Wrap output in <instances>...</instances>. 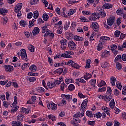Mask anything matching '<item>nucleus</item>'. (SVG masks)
I'll return each mask as SVG.
<instances>
[{
    "mask_svg": "<svg viewBox=\"0 0 126 126\" xmlns=\"http://www.w3.org/2000/svg\"><path fill=\"white\" fill-rule=\"evenodd\" d=\"M42 33H46V32H49L50 30L48 29V26L45 25L43 27H41Z\"/></svg>",
    "mask_w": 126,
    "mask_h": 126,
    "instance_id": "nucleus-15",
    "label": "nucleus"
},
{
    "mask_svg": "<svg viewBox=\"0 0 126 126\" xmlns=\"http://www.w3.org/2000/svg\"><path fill=\"white\" fill-rule=\"evenodd\" d=\"M63 68H59L55 70V72L56 73H58V74H61V73H63Z\"/></svg>",
    "mask_w": 126,
    "mask_h": 126,
    "instance_id": "nucleus-42",
    "label": "nucleus"
},
{
    "mask_svg": "<svg viewBox=\"0 0 126 126\" xmlns=\"http://www.w3.org/2000/svg\"><path fill=\"white\" fill-rule=\"evenodd\" d=\"M14 106H13L12 108H14L13 109H11V112L12 113H15V112H16V111H17V110H18V106H16V104L14 105Z\"/></svg>",
    "mask_w": 126,
    "mask_h": 126,
    "instance_id": "nucleus-30",
    "label": "nucleus"
},
{
    "mask_svg": "<svg viewBox=\"0 0 126 126\" xmlns=\"http://www.w3.org/2000/svg\"><path fill=\"white\" fill-rule=\"evenodd\" d=\"M109 106L111 109H114L115 107V100L114 99H112L109 103Z\"/></svg>",
    "mask_w": 126,
    "mask_h": 126,
    "instance_id": "nucleus-28",
    "label": "nucleus"
},
{
    "mask_svg": "<svg viewBox=\"0 0 126 126\" xmlns=\"http://www.w3.org/2000/svg\"><path fill=\"white\" fill-rule=\"evenodd\" d=\"M68 47L71 51H73V50H75V49H76V44L72 40L69 42Z\"/></svg>",
    "mask_w": 126,
    "mask_h": 126,
    "instance_id": "nucleus-4",
    "label": "nucleus"
},
{
    "mask_svg": "<svg viewBox=\"0 0 126 126\" xmlns=\"http://www.w3.org/2000/svg\"><path fill=\"white\" fill-rule=\"evenodd\" d=\"M3 20V23L4 25H5L7 23V21H8V19H7V17H3L2 18Z\"/></svg>",
    "mask_w": 126,
    "mask_h": 126,
    "instance_id": "nucleus-47",
    "label": "nucleus"
},
{
    "mask_svg": "<svg viewBox=\"0 0 126 126\" xmlns=\"http://www.w3.org/2000/svg\"><path fill=\"white\" fill-rule=\"evenodd\" d=\"M120 34H121V31H120L119 30H116L114 32V36H115V37H119V36H120Z\"/></svg>",
    "mask_w": 126,
    "mask_h": 126,
    "instance_id": "nucleus-41",
    "label": "nucleus"
},
{
    "mask_svg": "<svg viewBox=\"0 0 126 126\" xmlns=\"http://www.w3.org/2000/svg\"><path fill=\"white\" fill-rule=\"evenodd\" d=\"M22 6L23 5H22V3H18L17 5H16L15 6V9H14L15 12H19L21 8H22Z\"/></svg>",
    "mask_w": 126,
    "mask_h": 126,
    "instance_id": "nucleus-8",
    "label": "nucleus"
},
{
    "mask_svg": "<svg viewBox=\"0 0 126 126\" xmlns=\"http://www.w3.org/2000/svg\"><path fill=\"white\" fill-rule=\"evenodd\" d=\"M110 55L111 52H110V51L106 50L102 53L101 56L102 57H105L106 58H107V57H109V56H110Z\"/></svg>",
    "mask_w": 126,
    "mask_h": 126,
    "instance_id": "nucleus-13",
    "label": "nucleus"
},
{
    "mask_svg": "<svg viewBox=\"0 0 126 126\" xmlns=\"http://www.w3.org/2000/svg\"><path fill=\"white\" fill-rule=\"evenodd\" d=\"M65 82L66 84H69V83H73V81L71 79H66Z\"/></svg>",
    "mask_w": 126,
    "mask_h": 126,
    "instance_id": "nucleus-51",
    "label": "nucleus"
},
{
    "mask_svg": "<svg viewBox=\"0 0 126 126\" xmlns=\"http://www.w3.org/2000/svg\"><path fill=\"white\" fill-rule=\"evenodd\" d=\"M96 80L92 79L90 81V83L93 87H95L96 86Z\"/></svg>",
    "mask_w": 126,
    "mask_h": 126,
    "instance_id": "nucleus-25",
    "label": "nucleus"
},
{
    "mask_svg": "<svg viewBox=\"0 0 126 126\" xmlns=\"http://www.w3.org/2000/svg\"><path fill=\"white\" fill-rule=\"evenodd\" d=\"M110 81L112 86H115L116 84V78L115 77H111L110 78Z\"/></svg>",
    "mask_w": 126,
    "mask_h": 126,
    "instance_id": "nucleus-24",
    "label": "nucleus"
},
{
    "mask_svg": "<svg viewBox=\"0 0 126 126\" xmlns=\"http://www.w3.org/2000/svg\"><path fill=\"white\" fill-rule=\"evenodd\" d=\"M23 118H24V115L22 114H19L17 117V120L20 121V122H22L23 121Z\"/></svg>",
    "mask_w": 126,
    "mask_h": 126,
    "instance_id": "nucleus-27",
    "label": "nucleus"
},
{
    "mask_svg": "<svg viewBox=\"0 0 126 126\" xmlns=\"http://www.w3.org/2000/svg\"><path fill=\"white\" fill-rule=\"evenodd\" d=\"M106 82L102 80L100 83L98 84L99 87H102V86H105Z\"/></svg>",
    "mask_w": 126,
    "mask_h": 126,
    "instance_id": "nucleus-48",
    "label": "nucleus"
},
{
    "mask_svg": "<svg viewBox=\"0 0 126 126\" xmlns=\"http://www.w3.org/2000/svg\"><path fill=\"white\" fill-rule=\"evenodd\" d=\"M37 91L38 92H44V91H45V89L42 87H39L37 88Z\"/></svg>",
    "mask_w": 126,
    "mask_h": 126,
    "instance_id": "nucleus-55",
    "label": "nucleus"
},
{
    "mask_svg": "<svg viewBox=\"0 0 126 126\" xmlns=\"http://www.w3.org/2000/svg\"><path fill=\"white\" fill-rule=\"evenodd\" d=\"M122 67H123V66H122V64L120 63V62H116L117 69H118V70H120V69H122Z\"/></svg>",
    "mask_w": 126,
    "mask_h": 126,
    "instance_id": "nucleus-34",
    "label": "nucleus"
},
{
    "mask_svg": "<svg viewBox=\"0 0 126 126\" xmlns=\"http://www.w3.org/2000/svg\"><path fill=\"white\" fill-rule=\"evenodd\" d=\"M56 33L59 35H61V34L63 33V27L58 26V27H57Z\"/></svg>",
    "mask_w": 126,
    "mask_h": 126,
    "instance_id": "nucleus-16",
    "label": "nucleus"
},
{
    "mask_svg": "<svg viewBox=\"0 0 126 126\" xmlns=\"http://www.w3.org/2000/svg\"><path fill=\"white\" fill-rule=\"evenodd\" d=\"M66 43H67V40L66 39H63L60 41V43L61 45V49H62V50H65V49H66Z\"/></svg>",
    "mask_w": 126,
    "mask_h": 126,
    "instance_id": "nucleus-3",
    "label": "nucleus"
},
{
    "mask_svg": "<svg viewBox=\"0 0 126 126\" xmlns=\"http://www.w3.org/2000/svg\"><path fill=\"white\" fill-rule=\"evenodd\" d=\"M71 66L74 67V68H76V69H79V65L76 63H72L71 64Z\"/></svg>",
    "mask_w": 126,
    "mask_h": 126,
    "instance_id": "nucleus-46",
    "label": "nucleus"
},
{
    "mask_svg": "<svg viewBox=\"0 0 126 126\" xmlns=\"http://www.w3.org/2000/svg\"><path fill=\"white\" fill-rule=\"evenodd\" d=\"M43 18L45 21H47V20L49 19V15L46 13H44L43 15Z\"/></svg>",
    "mask_w": 126,
    "mask_h": 126,
    "instance_id": "nucleus-37",
    "label": "nucleus"
},
{
    "mask_svg": "<svg viewBox=\"0 0 126 126\" xmlns=\"http://www.w3.org/2000/svg\"><path fill=\"white\" fill-rule=\"evenodd\" d=\"M94 20H97L100 18V14H99L98 9H97L96 12L94 13Z\"/></svg>",
    "mask_w": 126,
    "mask_h": 126,
    "instance_id": "nucleus-19",
    "label": "nucleus"
},
{
    "mask_svg": "<svg viewBox=\"0 0 126 126\" xmlns=\"http://www.w3.org/2000/svg\"><path fill=\"white\" fill-rule=\"evenodd\" d=\"M28 75H30V76H38L39 75V74L38 73H32V72H29L28 73Z\"/></svg>",
    "mask_w": 126,
    "mask_h": 126,
    "instance_id": "nucleus-49",
    "label": "nucleus"
},
{
    "mask_svg": "<svg viewBox=\"0 0 126 126\" xmlns=\"http://www.w3.org/2000/svg\"><path fill=\"white\" fill-rule=\"evenodd\" d=\"M80 19L82 22H89V20L86 19L85 17L80 18Z\"/></svg>",
    "mask_w": 126,
    "mask_h": 126,
    "instance_id": "nucleus-54",
    "label": "nucleus"
},
{
    "mask_svg": "<svg viewBox=\"0 0 126 126\" xmlns=\"http://www.w3.org/2000/svg\"><path fill=\"white\" fill-rule=\"evenodd\" d=\"M28 80L30 82H34L36 80V78L34 77H30Z\"/></svg>",
    "mask_w": 126,
    "mask_h": 126,
    "instance_id": "nucleus-56",
    "label": "nucleus"
},
{
    "mask_svg": "<svg viewBox=\"0 0 126 126\" xmlns=\"http://www.w3.org/2000/svg\"><path fill=\"white\" fill-rule=\"evenodd\" d=\"M4 68L7 72H12L13 70V67L11 65H5Z\"/></svg>",
    "mask_w": 126,
    "mask_h": 126,
    "instance_id": "nucleus-10",
    "label": "nucleus"
},
{
    "mask_svg": "<svg viewBox=\"0 0 126 126\" xmlns=\"http://www.w3.org/2000/svg\"><path fill=\"white\" fill-rule=\"evenodd\" d=\"M113 98V97L111 95H107V94H104V101L106 102H110L111 100Z\"/></svg>",
    "mask_w": 126,
    "mask_h": 126,
    "instance_id": "nucleus-14",
    "label": "nucleus"
},
{
    "mask_svg": "<svg viewBox=\"0 0 126 126\" xmlns=\"http://www.w3.org/2000/svg\"><path fill=\"white\" fill-rule=\"evenodd\" d=\"M93 29L95 32H98V28H99V24L97 22H94L92 23Z\"/></svg>",
    "mask_w": 126,
    "mask_h": 126,
    "instance_id": "nucleus-7",
    "label": "nucleus"
},
{
    "mask_svg": "<svg viewBox=\"0 0 126 126\" xmlns=\"http://www.w3.org/2000/svg\"><path fill=\"white\" fill-rule=\"evenodd\" d=\"M28 49L29 50L30 52H32L34 53L35 52V47L32 45H28Z\"/></svg>",
    "mask_w": 126,
    "mask_h": 126,
    "instance_id": "nucleus-17",
    "label": "nucleus"
},
{
    "mask_svg": "<svg viewBox=\"0 0 126 126\" xmlns=\"http://www.w3.org/2000/svg\"><path fill=\"white\" fill-rule=\"evenodd\" d=\"M91 77H92V75L87 73H86V75L84 76V78L85 80H88V79L91 78Z\"/></svg>",
    "mask_w": 126,
    "mask_h": 126,
    "instance_id": "nucleus-26",
    "label": "nucleus"
},
{
    "mask_svg": "<svg viewBox=\"0 0 126 126\" xmlns=\"http://www.w3.org/2000/svg\"><path fill=\"white\" fill-rule=\"evenodd\" d=\"M50 105H51V108L52 109V110H57V104L54 103V102H50Z\"/></svg>",
    "mask_w": 126,
    "mask_h": 126,
    "instance_id": "nucleus-22",
    "label": "nucleus"
},
{
    "mask_svg": "<svg viewBox=\"0 0 126 126\" xmlns=\"http://www.w3.org/2000/svg\"><path fill=\"white\" fill-rule=\"evenodd\" d=\"M34 25H35V24L34 23V21H29V28L32 27V26H34Z\"/></svg>",
    "mask_w": 126,
    "mask_h": 126,
    "instance_id": "nucleus-59",
    "label": "nucleus"
},
{
    "mask_svg": "<svg viewBox=\"0 0 126 126\" xmlns=\"http://www.w3.org/2000/svg\"><path fill=\"white\" fill-rule=\"evenodd\" d=\"M47 86L49 88H53L55 87V84L54 83V82H48L47 83Z\"/></svg>",
    "mask_w": 126,
    "mask_h": 126,
    "instance_id": "nucleus-23",
    "label": "nucleus"
},
{
    "mask_svg": "<svg viewBox=\"0 0 126 126\" xmlns=\"http://www.w3.org/2000/svg\"><path fill=\"white\" fill-rule=\"evenodd\" d=\"M75 27H76V23L73 22L71 24V28L72 29H74V28H75Z\"/></svg>",
    "mask_w": 126,
    "mask_h": 126,
    "instance_id": "nucleus-63",
    "label": "nucleus"
},
{
    "mask_svg": "<svg viewBox=\"0 0 126 126\" xmlns=\"http://www.w3.org/2000/svg\"><path fill=\"white\" fill-rule=\"evenodd\" d=\"M86 115L88 116V117H89L90 118L93 117V113L90 111H87L86 113Z\"/></svg>",
    "mask_w": 126,
    "mask_h": 126,
    "instance_id": "nucleus-38",
    "label": "nucleus"
},
{
    "mask_svg": "<svg viewBox=\"0 0 126 126\" xmlns=\"http://www.w3.org/2000/svg\"><path fill=\"white\" fill-rule=\"evenodd\" d=\"M72 63H74V61H73L72 60H70V61L65 63V65H69L70 64V65H71Z\"/></svg>",
    "mask_w": 126,
    "mask_h": 126,
    "instance_id": "nucleus-44",
    "label": "nucleus"
},
{
    "mask_svg": "<svg viewBox=\"0 0 126 126\" xmlns=\"http://www.w3.org/2000/svg\"><path fill=\"white\" fill-rule=\"evenodd\" d=\"M94 13H93L91 16L89 17V20H95V18H94Z\"/></svg>",
    "mask_w": 126,
    "mask_h": 126,
    "instance_id": "nucleus-60",
    "label": "nucleus"
},
{
    "mask_svg": "<svg viewBox=\"0 0 126 126\" xmlns=\"http://www.w3.org/2000/svg\"><path fill=\"white\" fill-rule=\"evenodd\" d=\"M75 13V11L73 9H70L68 11V16H70V15H72V14Z\"/></svg>",
    "mask_w": 126,
    "mask_h": 126,
    "instance_id": "nucleus-39",
    "label": "nucleus"
},
{
    "mask_svg": "<svg viewBox=\"0 0 126 126\" xmlns=\"http://www.w3.org/2000/svg\"><path fill=\"white\" fill-rule=\"evenodd\" d=\"M86 64L85 67V68L88 69L90 68V64L91 63V60L90 59H88L86 62Z\"/></svg>",
    "mask_w": 126,
    "mask_h": 126,
    "instance_id": "nucleus-20",
    "label": "nucleus"
},
{
    "mask_svg": "<svg viewBox=\"0 0 126 126\" xmlns=\"http://www.w3.org/2000/svg\"><path fill=\"white\" fill-rule=\"evenodd\" d=\"M68 90H70V91H72L75 89V87L74 86V85L73 84H70L68 87Z\"/></svg>",
    "mask_w": 126,
    "mask_h": 126,
    "instance_id": "nucleus-32",
    "label": "nucleus"
},
{
    "mask_svg": "<svg viewBox=\"0 0 126 126\" xmlns=\"http://www.w3.org/2000/svg\"><path fill=\"white\" fill-rule=\"evenodd\" d=\"M61 97L62 98V99H63V100H65V99H66V100H67L69 102H70V101L72 100V96L70 94H61Z\"/></svg>",
    "mask_w": 126,
    "mask_h": 126,
    "instance_id": "nucleus-2",
    "label": "nucleus"
},
{
    "mask_svg": "<svg viewBox=\"0 0 126 126\" xmlns=\"http://www.w3.org/2000/svg\"><path fill=\"white\" fill-rule=\"evenodd\" d=\"M48 118L52 120V121H56V117L52 114L48 115Z\"/></svg>",
    "mask_w": 126,
    "mask_h": 126,
    "instance_id": "nucleus-43",
    "label": "nucleus"
},
{
    "mask_svg": "<svg viewBox=\"0 0 126 126\" xmlns=\"http://www.w3.org/2000/svg\"><path fill=\"white\" fill-rule=\"evenodd\" d=\"M80 123V120L79 118H73V120H71V124L73 125H77Z\"/></svg>",
    "mask_w": 126,
    "mask_h": 126,
    "instance_id": "nucleus-12",
    "label": "nucleus"
},
{
    "mask_svg": "<svg viewBox=\"0 0 126 126\" xmlns=\"http://www.w3.org/2000/svg\"><path fill=\"white\" fill-rule=\"evenodd\" d=\"M121 55H118L114 59L115 63H117L118 61H121Z\"/></svg>",
    "mask_w": 126,
    "mask_h": 126,
    "instance_id": "nucleus-45",
    "label": "nucleus"
},
{
    "mask_svg": "<svg viewBox=\"0 0 126 126\" xmlns=\"http://www.w3.org/2000/svg\"><path fill=\"white\" fill-rule=\"evenodd\" d=\"M33 17L35 19H37V17H39V12L38 11H34L33 12Z\"/></svg>",
    "mask_w": 126,
    "mask_h": 126,
    "instance_id": "nucleus-40",
    "label": "nucleus"
},
{
    "mask_svg": "<svg viewBox=\"0 0 126 126\" xmlns=\"http://www.w3.org/2000/svg\"><path fill=\"white\" fill-rule=\"evenodd\" d=\"M14 106H13L12 108H14L13 109H11V112L12 113H15V112H16V111H17V110H18V106H16V104L14 105Z\"/></svg>",
    "mask_w": 126,
    "mask_h": 126,
    "instance_id": "nucleus-31",
    "label": "nucleus"
},
{
    "mask_svg": "<svg viewBox=\"0 0 126 126\" xmlns=\"http://www.w3.org/2000/svg\"><path fill=\"white\" fill-rule=\"evenodd\" d=\"M10 105V103H9V102L7 101H4L3 102V106L5 107V108H8V106Z\"/></svg>",
    "mask_w": 126,
    "mask_h": 126,
    "instance_id": "nucleus-57",
    "label": "nucleus"
},
{
    "mask_svg": "<svg viewBox=\"0 0 126 126\" xmlns=\"http://www.w3.org/2000/svg\"><path fill=\"white\" fill-rule=\"evenodd\" d=\"M88 103V100L87 99H85L81 105V109H80V111L82 112L81 113V115L82 116V117H83V116H84V113L85 112L86 109L87 107Z\"/></svg>",
    "mask_w": 126,
    "mask_h": 126,
    "instance_id": "nucleus-1",
    "label": "nucleus"
},
{
    "mask_svg": "<svg viewBox=\"0 0 126 126\" xmlns=\"http://www.w3.org/2000/svg\"><path fill=\"white\" fill-rule=\"evenodd\" d=\"M74 39L75 41H83V38L81 37H79L77 35H75L74 37Z\"/></svg>",
    "mask_w": 126,
    "mask_h": 126,
    "instance_id": "nucleus-29",
    "label": "nucleus"
},
{
    "mask_svg": "<svg viewBox=\"0 0 126 126\" xmlns=\"http://www.w3.org/2000/svg\"><path fill=\"white\" fill-rule=\"evenodd\" d=\"M102 8H103V9H110L111 8H113V5L111 4L105 3L103 5Z\"/></svg>",
    "mask_w": 126,
    "mask_h": 126,
    "instance_id": "nucleus-11",
    "label": "nucleus"
},
{
    "mask_svg": "<svg viewBox=\"0 0 126 126\" xmlns=\"http://www.w3.org/2000/svg\"><path fill=\"white\" fill-rule=\"evenodd\" d=\"M109 66V63L107 62H105L102 64V68H107Z\"/></svg>",
    "mask_w": 126,
    "mask_h": 126,
    "instance_id": "nucleus-33",
    "label": "nucleus"
},
{
    "mask_svg": "<svg viewBox=\"0 0 126 126\" xmlns=\"http://www.w3.org/2000/svg\"><path fill=\"white\" fill-rule=\"evenodd\" d=\"M97 11L99 14V16H102V17H106V12L105 10L102 9V8L99 7L97 8Z\"/></svg>",
    "mask_w": 126,
    "mask_h": 126,
    "instance_id": "nucleus-6",
    "label": "nucleus"
},
{
    "mask_svg": "<svg viewBox=\"0 0 126 126\" xmlns=\"http://www.w3.org/2000/svg\"><path fill=\"white\" fill-rule=\"evenodd\" d=\"M122 95L124 96V95H126V87H124L123 90H122Z\"/></svg>",
    "mask_w": 126,
    "mask_h": 126,
    "instance_id": "nucleus-64",
    "label": "nucleus"
},
{
    "mask_svg": "<svg viewBox=\"0 0 126 126\" xmlns=\"http://www.w3.org/2000/svg\"><path fill=\"white\" fill-rule=\"evenodd\" d=\"M48 36H49V37H50L51 38H52V39H53V38H54V37H55V35L54 34V33H53V32H48Z\"/></svg>",
    "mask_w": 126,
    "mask_h": 126,
    "instance_id": "nucleus-62",
    "label": "nucleus"
},
{
    "mask_svg": "<svg viewBox=\"0 0 126 126\" xmlns=\"http://www.w3.org/2000/svg\"><path fill=\"white\" fill-rule=\"evenodd\" d=\"M116 87L118 88V89H122V84H121V83L120 82H116Z\"/></svg>",
    "mask_w": 126,
    "mask_h": 126,
    "instance_id": "nucleus-50",
    "label": "nucleus"
},
{
    "mask_svg": "<svg viewBox=\"0 0 126 126\" xmlns=\"http://www.w3.org/2000/svg\"><path fill=\"white\" fill-rule=\"evenodd\" d=\"M30 70L32 72H35L37 70V66L35 65H32L29 67Z\"/></svg>",
    "mask_w": 126,
    "mask_h": 126,
    "instance_id": "nucleus-18",
    "label": "nucleus"
},
{
    "mask_svg": "<svg viewBox=\"0 0 126 126\" xmlns=\"http://www.w3.org/2000/svg\"><path fill=\"white\" fill-rule=\"evenodd\" d=\"M115 22V17H110L107 19V23L108 25L112 26Z\"/></svg>",
    "mask_w": 126,
    "mask_h": 126,
    "instance_id": "nucleus-5",
    "label": "nucleus"
},
{
    "mask_svg": "<svg viewBox=\"0 0 126 126\" xmlns=\"http://www.w3.org/2000/svg\"><path fill=\"white\" fill-rule=\"evenodd\" d=\"M110 49L113 51V50H116V49L118 48V46L116 44H113L112 45H111L110 46Z\"/></svg>",
    "mask_w": 126,
    "mask_h": 126,
    "instance_id": "nucleus-58",
    "label": "nucleus"
},
{
    "mask_svg": "<svg viewBox=\"0 0 126 126\" xmlns=\"http://www.w3.org/2000/svg\"><path fill=\"white\" fill-rule=\"evenodd\" d=\"M38 0H31L30 2L31 5H35L38 3Z\"/></svg>",
    "mask_w": 126,
    "mask_h": 126,
    "instance_id": "nucleus-36",
    "label": "nucleus"
},
{
    "mask_svg": "<svg viewBox=\"0 0 126 126\" xmlns=\"http://www.w3.org/2000/svg\"><path fill=\"white\" fill-rule=\"evenodd\" d=\"M8 12V11L5 9L1 8L0 9V13H1L2 15H5Z\"/></svg>",
    "mask_w": 126,
    "mask_h": 126,
    "instance_id": "nucleus-21",
    "label": "nucleus"
},
{
    "mask_svg": "<svg viewBox=\"0 0 126 126\" xmlns=\"http://www.w3.org/2000/svg\"><path fill=\"white\" fill-rule=\"evenodd\" d=\"M64 87H66V86H65V83H63L61 84V90L62 91H63L64 90Z\"/></svg>",
    "mask_w": 126,
    "mask_h": 126,
    "instance_id": "nucleus-52",
    "label": "nucleus"
},
{
    "mask_svg": "<svg viewBox=\"0 0 126 126\" xmlns=\"http://www.w3.org/2000/svg\"><path fill=\"white\" fill-rule=\"evenodd\" d=\"M102 49H103V45L99 43L97 46V51H101Z\"/></svg>",
    "mask_w": 126,
    "mask_h": 126,
    "instance_id": "nucleus-61",
    "label": "nucleus"
},
{
    "mask_svg": "<svg viewBox=\"0 0 126 126\" xmlns=\"http://www.w3.org/2000/svg\"><path fill=\"white\" fill-rule=\"evenodd\" d=\"M20 24L21 26H23V27H25V25H27L28 23L27 22L24 21V20H22L20 22Z\"/></svg>",
    "mask_w": 126,
    "mask_h": 126,
    "instance_id": "nucleus-35",
    "label": "nucleus"
},
{
    "mask_svg": "<svg viewBox=\"0 0 126 126\" xmlns=\"http://www.w3.org/2000/svg\"><path fill=\"white\" fill-rule=\"evenodd\" d=\"M27 18H28V19H31V18H32V17H33V13L32 12H30V13H28L27 15Z\"/></svg>",
    "mask_w": 126,
    "mask_h": 126,
    "instance_id": "nucleus-53",
    "label": "nucleus"
},
{
    "mask_svg": "<svg viewBox=\"0 0 126 126\" xmlns=\"http://www.w3.org/2000/svg\"><path fill=\"white\" fill-rule=\"evenodd\" d=\"M39 33H40V29L38 27H35L32 31L33 36L39 35Z\"/></svg>",
    "mask_w": 126,
    "mask_h": 126,
    "instance_id": "nucleus-9",
    "label": "nucleus"
}]
</instances>
